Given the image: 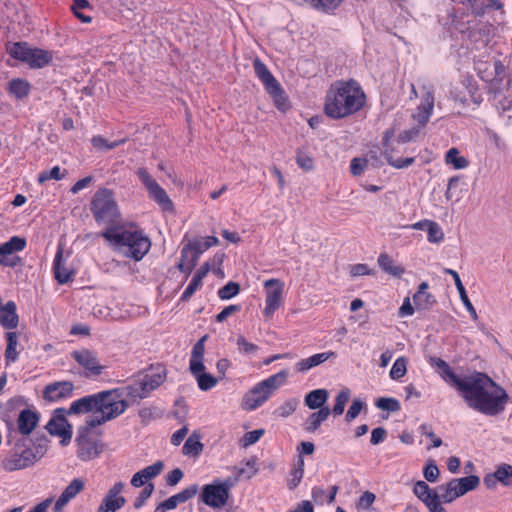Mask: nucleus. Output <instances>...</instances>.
Returning <instances> with one entry per match:
<instances>
[{"label":"nucleus","instance_id":"obj_1","mask_svg":"<svg viewBox=\"0 0 512 512\" xmlns=\"http://www.w3.org/2000/svg\"><path fill=\"white\" fill-rule=\"evenodd\" d=\"M432 364L439 375L461 393L470 408L487 416H496L504 411L509 396L487 374L475 371L460 378L443 359L433 358Z\"/></svg>","mask_w":512,"mask_h":512},{"label":"nucleus","instance_id":"obj_2","mask_svg":"<svg viewBox=\"0 0 512 512\" xmlns=\"http://www.w3.org/2000/svg\"><path fill=\"white\" fill-rule=\"evenodd\" d=\"M365 101L366 95L356 80L336 81L326 93L324 112L332 119H342L361 110Z\"/></svg>","mask_w":512,"mask_h":512},{"label":"nucleus","instance_id":"obj_3","mask_svg":"<svg viewBox=\"0 0 512 512\" xmlns=\"http://www.w3.org/2000/svg\"><path fill=\"white\" fill-rule=\"evenodd\" d=\"M35 444L29 437L8 435L10 449L1 460V468L5 472H15L33 467L47 452V440Z\"/></svg>","mask_w":512,"mask_h":512},{"label":"nucleus","instance_id":"obj_4","mask_svg":"<svg viewBox=\"0 0 512 512\" xmlns=\"http://www.w3.org/2000/svg\"><path fill=\"white\" fill-rule=\"evenodd\" d=\"M114 250L126 248L125 256L140 261L150 250V239L139 230H129L123 224L107 227L100 233Z\"/></svg>","mask_w":512,"mask_h":512},{"label":"nucleus","instance_id":"obj_5","mask_svg":"<svg viewBox=\"0 0 512 512\" xmlns=\"http://www.w3.org/2000/svg\"><path fill=\"white\" fill-rule=\"evenodd\" d=\"M129 403L122 399L118 388L96 393V415L87 421L90 426H101L122 415Z\"/></svg>","mask_w":512,"mask_h":512},{"label":"nucleus","instance_id":"obj_6","mask_svg":"<svg viewBox=\"0 0 512 512\" xmlns=\"http://www.w3.org/2000/svg\"><path fill=\"white\" fill-rule=\"evenodd\" d=\"M90 210L99 224L107 227L121 224V215L112 191L106 188L97 190L92 198Z\"/></svg>","mask_w":512,"mask_h":512},{"label":"nucleus","instance_id":"obj_7","mask_svg":"<svg viewBox=\"0 0 512 512\" xmlns=\"http://www.w3.org/2000/svg\"><path fill=\"white\" fill-rule=\"evenodd\" d=\"M287 377V370H282L256 384L245 394L243 408L252 411L260 407L286 382Z\"/></svg>","mask_w":512,"mask_h":512},{"label":"nucleus","instance_id":"obj_8","mask_svg":"<svg viewBox=\"0 0 512 512\" xmlns=\"http://www.w3.org/2000/svg\"><path fill=\"white\" fill-rule=\"evenodd\" d=\"M422 99L420 105L417 107V112L413 115L415 121H417L419 127H413L409 130L401 132L398 136V143H407L415 140L419 133L420 128L424 127L429 121L434 108V87L430 83H423L421 85Z\"/></svg>","mask_w":512,"mask_h":512},{"label":"nucleus","instance_id":"obj_9","mask_svg":"<svg viewBox=\"0 0 512 512\" xmlns=\"http://www.w3.org/2000/svg\"><path fill=\"white\" fill-rule=\"evenodd\" d=\"M96 426H90L86 421L85 426L78 429L75 439L77 444V456L82 461H91L97 458L104 449L103 443L91 435V430Z\"/></svg>","mask_w":512,"mask_h":512},{"label":"nucleus","instance_id":"obj_10","mask_svg":"<svg viewBox=\"0 0 512 512\" xmlns=\"http://www.w3.org/2000/svg\"><path fill=\"white\" fill-rule=\"evenodd\" d=\"M8 53L14 59L26 62L32 68H42L52 60L50 52L37 48L32 49L24 42L13 43L8 48Z\"/></svg>","mask_w":512,"mask_h":512},{"label":"nucleus","instance_id":"obj_11","mask_svg":"<svg viewBox=\"0 0 512 512\" xmlns=\"http://www.w3.org/2000/svg\"><path fill=\"white\" fill-rule=\"evenodd\" d=\"M141 183L145 186L148 191L150 199L155 201L164 211L173 210V203L169 198L166 191L155 181L148 170L144 167L138 168L136 171Z\"/></svg>","mask_w":512,"mask_h":512},{"label":"nucleus","instance_id":"obj_12","mask_svg":"<svg viewBox=\"0 0 512 512\" xmlns=\"http://www.w3.org/2000/svg\"><path fill=\"white\" fill-rule=\"evenodd\" d=\"M209 249L202 238H194L183 245L181 250V259L177 268L181 272L190 274L197 265L200 255Z\"/></svg>","mask_w":512,"mask_h":512},{"label":"nucleus","instance_id":"obj_13","mask_svg":"<svg viewBox=\"0 0 512 512\" xmlns=\"http://www.w3.org/2000/svg\"><path fill=\"white\" fill-rule=\"evenodd\" d=\"M266 291L264 316L271 318L276 310L280 308L283 301L284 283L279 279H268L264 282Z\"/></svg>","mask_w":512,"mask_h":512},{"label":"nucleus","instance_id":"obj_14","mask_svg":"<svg viewBox=\"0 0 512 512\" xmlns=\"http://www.w3.org/2000/svg\"><path fill=\"white\" fill-rule=\"evenodd\" d=\"M198 500L213 509H221L227 505L229 494L221 484H218V481L213 480L212 483L202 487Z\"/></svg>","mask_w":512,"mask_h":512},{"label":"nucleus","instance_id":"obj_15","mask_svg":"<svg viewBox=\"0 0 512 512\" xmlns=\"http://www.w3.org/2000/svg\"><path fill=\"white\" fill-rule=\"evenodd\" d=\"M73 359L86 370L85 375L89 376H99L105 366L99 363L97 355L88 349H80L75 350L71 353Z\"/></svg>","mask_w":512,"mask_h":512},{"label":"nucleus","instance_id":"obj_16","mask_svg":"<svg viewBox=\"0 0 512 512\" xmlns=\"http://www.w3.org/2000/svg\"><path fill=\"white\" fill-rule=\"evenodd\" d=\"M56 412L61 414L52 417L47 423L46 429L51 435L61 437L62 445H67L72 438V426L63 415L64 412H67L65 409L59 408Z\"/></svg>","mask_w":512,"mask_h":512},{"label":"nucleus","instance_id":"obj_17","mask_svg":"<svg viewBox=\"0 0 512 512\" xmlns=\"http://www.w3.org/2000/svg\"><path fill=\"white\" fill-rule=\"evenodd\" d=\"M74 384L70 381H57L46 385L43 389V399L56 402L72 395Z\"/></svg>","mask_w":512,"mask_h":512},{"label":"nucleus","instance_id":"obj_18","mask_svg":"<svg viewBox=\"0 0 512 512\" xmlns=\"http://www.w3.org/2000/svg\"><path fill=\"white\" fill-rule=\"evenodd\" d=\"M164 468L162 461H156L154 464L145 467L144 469L136 472L131 479V485L133 487H141L152 478L158 476Z\"/></svg>","mask_w":512,"mask_h":512},{"label":"nucleus","instance_id":"obj_19","mask_svg":"<svg viewBox=\"0 0 512 512\" xmlns=\"http://www.w3.org/2000/svg\"><path fill=\"white\" fill-rule=\"evenodd\" d=\"M39 417L36 412L29 409H24L20 412L17 419L18 432L20 437H29L30 433L34 430L38 423Z\"/></svg>","mask_w":512,"mask_h":512},{"label":"nucleus","instance_id":"obj_20","mask_svg":"<svg viewBox=\"0 0 512 512\" xmlns=\"http://www.w3.org/2000/svg\"><path fill=\"white\" fill-rule=\"evenodd\" d=\"M393 136H394V131L391 129H388L385 131L384 137H383V148H384L383 153H384V156H385L387 162L389 163V165H391L392 167L397 168V169L409 167L410 165H412L415 162V158L408 157V158L394 159L393 156L390 155V150H389L390 142L389 141Z\"/></svg>","mask_w":512,"mask_h":512},{"label":"nucleus","instance_id":"obj_21","mask_svg":"<svg viewBox=\"0 0 512 512\" xmlns=\"http://www.w3.org/2000/svg\"><path fill=\"white\" fill-rule=\"evenodd\" d=\"M91 412L96 414V393L73 401L67 410V414L69 415L86 414Z\"/></svg>","mask_w":512,"mask_h":512},{"label":"nucleus","instance_id":"obj_22","mask_svg":"<svg viewBox=\"0 0 512 512\" xmlns=\"http://www.w3.org/2000/svg\"><path fill=\"white\" fill-rule=\"evenodd\" d=\"M207 335H204L200 338L193 346L190 362H189V370L191 373H197L205 371V366L203 363L205 346L204 342L207 339Z\"/></svg>","mask_w":512,"mask_h":512},{"label":"nucleus","instance_id":"obj_23","mask_svg":"<svg viewBox=\"0 0 512 512\" xmlns=\"http://www.w3.org/2000/svg\"><path fill=\"white\" fill-rule=\"evenodd\" d=\"M17 307L14 301H8L0 308V325L5 329H15L19 323Z\"/></svg>","mask_w":512,"mask_h":512},{"label":"nucleus","instance_id":"obj_24","mask_svg":"<svg viewBox=\"0 0 512 512\" xmlns=\"http://www.w3.org/2000/svg\"><path fill=\"white\" fill-rule=\"evenodd\" d=\"M444 272L446 274H449L453 277V280H454V283H455V286L459 292V296H460V299L463 303V305L465 306V308L468 310V312L470 313L471 317L474 319V320H477L478 319V315H477V312H476V309L474 308V306L472 305L471 301L469 300V297L466 293V290H465V287L459 277V274L453 270V269H450V268H446L444 269Z\"/></svg>","mask_w":512,"mask_h":512},{"label":"nucleus","instance_id":"obj_25","mask_svg":"<svg viewBox=\"0 0 512 512\" xmlns=\"http://www.w3.org/2000/svg\"><path fill=\"white\" fill-rule=\"evenodd\" d=\"M143 384H144L143 380L140 379V380L134 381L133 383H131L127 386L118 388L122 399H124V397H128V398H131L132 400H137V399H144V398L148 397L150 392L148 391L146 386H144Z\"/></svg>","mask_w":512,"mask_h":512},{"label":"nucleus","instance_id":"obj_26","mask_svg":"<svg viewBox=\"0 0 512 512\" xmlns=\"http://www.w3.org/2000/svg\"><path fill=\"white\" fill-rule=\"evenodd\" d=\"M328 398L329 392L327 389H315L305 395L304 404L311 410H320L322 407H326L325 404Z\"/></svg>","mask_w":512,"mask_h":512},{"label":"nucleus","instance_id":"obj_27","mask_svg":"<svg viewBox=\"0 0 512 512\" xmlns=\"http://www.w3.org/2000/svg\"><path fill=\"white\" fill-rule=\"evenodd\" d=\"M334 356L335 353L332 351L317 353L308 358L301 359L299 362L296 363L295 369L298 372H306L309 369L324 363L325 361Z\"/></svg>","mask_w":512,"mask_h":512},{"label":"nucleus","instance_id":"obj_28","mask_svg":"<svg viewBox=\"0 0 512 512\" xmlns=\"http://www.w3.org/2000/svg\"><path fill=\"white\" fill-rule=\"evenodd\" d=\"M331 414L330 407H322L320 410L311 413L305 420L304 429L309 433H314L321 424L326 421Z\"/></svg>","mask_w":512,"mask_h":512},{"label":"nucleus","instance_id":"obj_29","mask_svg":"<svg viewBox=\"0 0 512 512\" xmlns=\"http://www.w3.org/2000/svg\"><path fill=\"white\" fill-rule=\"evenodd\" d=\"M26 246V240L24 238H20L18 236H13L9 241L0 245V264L8 265L6 262V257L13 252L22 251Z\"/></svg>","mask_w":512,"mask_h":512},{"label":"nucleus","instance_id":"obj_30","mask_svg":"<svg viewBox=\"0 0 512 512\" xmlns=\"http://www.w3.org/2000/svg\"><path fill=\"white\" fill-rule=\"evenodd\" d=\"M141 379L144 382L143 385L146 386L149 392H151L165 381L166 369L161 366L151 368L150 372L145 374Z\"/></svg>","mask_w":512,"mask_h":512},{"label":"nucleus","instance_id":"obj_31","mask_svg":"<svg viewBox=\"0 0 512 512\" xmlns=\"http://www.w3.org/2000/svg\"><path fill=\"white\" fill-rule=\"evenodd\" d=\"M63 249L59 247L54 259V275L59 284H65L71 280L72 271L67 269L63 263Z\"/></svg>","mask_w":512,"mask_h":512},{"label":"nucleus","instance_id":"obj_32","mask_svg":"<svg viewBox=\"0 0 512 512\" xmlns=\"http://www.w3.org/2000/svg\"><path fill=\"white\" fill-rule=\"evenodd\" d=\"M428 283L423 282L419 285L417 292L413 296V301L417 309H429L435 302L433 295L427 292Z\"/></svg>","mask_w":512,"mask_h":512},{"label":"nucleus","instance_id":"obj_33","mask_svg":"<svg viewBox=\"0 0 512 512\" xmlns=\"http://www.w3.org/2000/svg\"><path fill=\"white\" fill-rule=\"evenodd\" d=\"M438 491L441 494L442 501L444 503H451L455 499L463 496L464 493L460 490L457 484L456 478L451 479L448 483L440 485Z\"/></svg>","mask_w":512,"mask_h":512},{"label":"nucleus","instance_id":"obj_34","mask_svg":"<svg viewBox=\"0 0 512 512\" xmlns=\"http://www.w3.org/2000/svg\"><path fill=\"white\" fill-rule=\"evenodd\" d=\"M253 68L256 76L261 80L266 90L278 83L267 66L259 58L254 59Z\"/></svg>","mask_w":512,"mask_h":512},{"label":"nucleus","instance_id":"obj_35","mask_svg":"<svg viewBox=\"0 0 512 512\" xmlns=\"http://www.w3.org/2000/svg\"><path fill=\"white\" fill-rule=\"evenodd\" d=\"M379 267L386 273L400 278L405 270L400 265H395L393 259L386 253H381L378 257Z\"/></svg>","mask_w":512,"mask_h":512},{"label":"nucleus","instance_id":"obj_36","mask_svg":"<svg viewBox=\"0 0 512 512\" xmlns=\"http://www.w3.org/2000/svg\"><path fill=\"white\" fill-rule=\"evenodd\" d=\"M8 91L17 99L26 98L30 93V84L23 79L16 78L9 82Z\"/></svg>","mask_w":512,"mask_h":512},{"label":"nucleus","instance_id":"obj_37","mask_svg":"<svg viewBox=\"0 0 512 512\" xmlns=\"http://www.w3.org/2000/svg\"><path fill=\"white\" fill-rule=\"evenodd\" d=\"M202 450L203 444L200 441V436L195 432L187 438L182 448L183 454L189 456H198Z\"/></svg>","mask_w":512,"mask_h":512},{"label":"nucleus","instance_id":"obj_38","mask_svg":"<svg viewBox=\"0 0 512 512\" xmlns=\"http://www.w3.org/2000/svg\"><path fill=\"white\" fill-rule=\"evenodd\" d=\"M413 492L424 504L439 494V491L431 489L424 481H417L413 487Z\"/></svg>","mask_w":512,"mask_h":512},{"label":"nucleus","instance_id":"obj_39","mask_svg":"<svg viewBox=\"0 0 512 512\" xmlns=\"http://www.w3.org/2000/svg\"><path fill=\"white\" fill-rule=\"evenodd\" d=\"M124 143H126V138L109 142L103 136L96 135L93 136L91 139V144L93 148H95L98 151L112 150L116 147H119L120 145H123Z\"/></svg>","mask_w":512,"mask_h":512},{"label":"nucleus","instance_id":"obj_40","mask_svg":"<svg viewBox=\"0 0 512 512\" xmlns=\"http://www.w3.org/2000/svg\"><path fill=\"white\" fill-rule=\"evenodd\" d=\"M304 475V459L301 455L298 456L295 467L290 471V479L288 487L290 490L295 489L301 482Z\"/></svg>","mask_w":512,"mask_h":512},{"label":"nucleus","instance_id":"obj_41","mask_svg":"<svg viewBox=\"0 0 512 512\" xmlns=\"http://www.w3.org/2000/svg\"><path fill=\"white\" fill-rule=\"evenodd\" d=\"M17 339L18 337L16 332L6 333L7 347L5 351V359L7 364L15 362L18 358V352L16 350Z\"/></svg>","mask_w":512,"mask_h":512},{"label":"nucleus","instance_id":"obj_42","mask_svg":"<svg viewBox=\"0 0 512 512\" xmlns=\"http://www.w3.org/2000/svg\"><path fill=\"white\" fill-rule=\"evenodd\" d=\"M274 99L275 105L278 109L285 111L288 108V101L283 91L281 85L279 83L273 85L266 90Z\"/></svg>","mask_w":512,"mask_h":512},{"label":"nucleus","instance_id":"obj_43","mask_svg":"<svg viewBox=\"0 0 512 512\" xmlns=\"http://www.w3.org/2000/svg\"><path fill=\"white\" fill-rule=\"evenodd\" d=\"M351 391L349 388H343L336 396L335 398V404L331 410V413L334 414V416L342 415L345 409L346 404L348 403L350 399Z\"/></svg>","mask_w":512,"mask_h":512},{"label":"nucleus","instance_id":"obj_44","mask_svg":"<svg viewBox=\"0 0 512 512\" xmlns=\"http://www.w3.org/2000/svg\"><path fill=\"white\" fill-rule=\"evenodd\" d=\"M192 374L196 377L198 387L202 391H208L215 387L218 383V378L204 371Z\"/></svg>","mask_w":512,"mask_h":512},{"label":"nucleus","instance_id":"obj_45","mask_svg":"<svg viewBox=\"0 0 512 512\" xmlns=\"http://www.w3.org/2000/svg\"><path fill=\"white\" fill-rule=\"evenodd\" d=\"M84 486H85L84 480H82L81 478H75L63 490V492L61 493V496L70 502L73 498H75L84 489Z\"/></svg>","mask_w":512,"mask_h":512},{"label":"nucleus","instance_id":"obj_46","mask_svg":"<svg viewBox=\"0 0 512 512\" xmlns=\"http://www.w3.org/2000/svg\"><path fill=\"white\" fill-rule=\"evenodd\" d=\"M445 161L447 164L453 165L455 169H464L469 165L465 157L459 156L457 148H451L447 151Z\"/></svg>","mask_w":512,"mask_h":512},{"label":"nucleus","instance_id":"obj_47","mask_svg":"<svg viewBox=\"0 0 512 512\" xmlns=\"http://www.w3.org/2000/svg\"><path fill=\"white\" fill-rule=\"evenodd\" d=\"M125 503L126 499H115L104 496L97 512H116L117 510L121 509Z\"/></svg>","mask_w":512,"mask_h":512},{"label":"nucleus","instance_id":"obj_48","mask_svg":"<svg viewBox=\"0 0 512 512\" xmlns=\"http://www.w3.org/2000/svg\"><path fill=\"white\" fill-rule=\"evenodd\" d=\"M459 490L466 494L469 491L476 489L480 483V478L476 475H469L462 478H456Z\"/></svg>","mask_w":512,"mask_h":512},{"label":"nucleus","instance_id":"obj_49","mask_svg":"<svg viewBox=\"0 0 512 512\" xmlns=\"http://www.w3.org/2000/svg\"><path fill=\"white\" fill-rule=\"evenodd\" d=\"M375 405L377 408L388 412H397L401 408L400 402L397 399L390 397L378 398Z\"/></svg>","mask_w":512,"mask_h":512},{"label":"nucleus","instance_id":"obj_50","mask_svg":"<svg viewBox=\"0 0 512 512\" xmlns=\"http://www.w3.org/2000/svg\"><path fill=\"white\" fill-rule=\"evenodd\" d=\"M499 482L504 486H512V466L509 464H501L495 470Z\"/></svg>","mask_w":512,"mask_h":512},{"label":"nucleus","instance_id":"obj_51","mask_svg":"<svg viewBox=\"0 0 512 512\" xmlns=\"http://www.w3.org/2000/svg\"><path fill=\"white\" fill-rule=\"evenodd\" d=\"M240 291V285L230 281L218 290V297L222 300H228L236 296Z\"/></svg>","mask_w":512,"mask_h":512},{"label":"nucleus","instance_id":"obj_52","mask_svg":"<svg viewBox=\"0 0 512 512\" xmlns=\"http://www.w3.org/2000/svg\"><path fill=\"white\" fill-rule=\"evenodd\" d=\"M296 163L304 171H311L314 168V159L301 149L297 151Z\"/></svg>","mask_w":512,"mask_h":512},{"label":"nucleus","instance_id":"obj_53","mask_svg":"<svg viewBox=\"0 0 512 512\" xmlns=\"http://www.w3.org/2000/svg\"><path fill=\"white\" fill-rule=\"evenodd\" d=\"M428 241L430 243H440L444 239V233L440 225L435 222L431 221L428 229Z\"/></svg>","mask_w":512,"mask_h":512},{"label":"nucleus","instance_id":"obj_54","mask_svg":"<svg viewBox=\"0 0 512 512\" xmlns=\"http://www.w3.org/2000/svg\"><path fill=\"white\" fill-rule=\"evenodd\" d=\"M406 359L404 357H399L395 360L392 368L390 370V377L393 380H398L402 378L406 374Z\"/></svg>","mask_w":512,"mask_h":512},{"label":"nucleus","instance_id":"obj_55","mask_svg":"<svg viewBox=\"0 0 512 512\" xmlns=\"http://www.w3.org/2000/svg\"><path fill=\"white\" fill-rule=\"evenodd\" d=\"M440 471L434 460H429L423 469L424 478L431 483H434L439 478Z\"/></svg>","mask_w":512,"mask_h":512},{"label":"nucleus","instance_id":"obj_56","mask_svg":"<svg viewBox=\"0 0 512 512\" xmlns=\"http://www.w3.org/2000/svg\"><path fill=\"white\" fill-rule=\"evenodd\" d=\"M298 404L299 401L297 399L287 400L284 404L276 409L275 413L280 417L286 418L295 412Z\"/></svg>","mask_w":512,"mask_h":512},{"label":"nucleus","instance_id":"obj_57","mask_svg":"<svg viewBox=\"0 0 512 512\" xmlns=\"http://www.w3.org/2000/svg\"><path fill=\"white\" fill-rule=\"evenodd\" d=\"M365 406V403L359 398L353 399L347 413L345 416V420L347 422L353 421L360 414L361 410Z\"/></svg>","mask_w":512,"mask_h":512},{"label":"nucleus","instance_id":"obj_58","mask_svg":"<svg viewBox=\"0 0 512 512\" xmlns=\"http://www.w3.org/2000/svg\"><path fill=\"white\" fill-rule=\"evenodd\" d=\"M153 491H154V485L152 483H148L147 485H145V487L142 489V491L136 497V499L134 501V507L136 509L141 508L145 504L147 499L151 497Z\"/></svg>","mask_w":512,"mask_h":512},{"label":"nucleus","instance_id":"obj_59","mask_svg":"<svg viewBox=\"0 0 512 512\" xmlns=\"http://www.w3.org/2000/svg\"><path fill=\"white\" fill-rule=\"evenodd\" d=\"M64 176L65 174L61 173L60 167L55 166L49 171H44L40 173L38 176V182L42 184L51 179L61 180Z\"/></svg>","mask_w":512,"mask_h":512},{"label":"nucleus","instance_id":"obj_60","mask_svg":"<svg viewBox=\"0 0 512 512\" xmlns=\"http://www.w3.org/2000/svg\"><path fill=\"white\" fill-rule=\"evenodd\" d=\"M198 491V484H193L175 494V496L177 497L178 502L181 504L193 498L198 493Z\"/></svg>","mask_w":512,"mask_h":512},{"label":"nucleus","instance_id":"obj_61","mask_svg":"<svg viewBox=\"0 0 512 512\" xmlns=\"http://www.w3.org/2000/svg\"><path fill=\"white\" fill-rule=\"evenodd\" d=\"M264 434V429H256L250 432H247L242 440L241 445L243 447H248L254 443H256Z\"/></svg>","mask_w":512,"mask_h":512},{"label":"nucleus","instance_id":"obj_62","mask_svg":"<svg viewBox=\"0 0 512 512\" xmlns=\"http://www.w3.org/2000/svg\"><path fill=\"white\" fill-rule=\"evenodd\" d=\"M202 285V280L199 279V277L193 276L190 283L184 290L181 300L187 301L191 298V296L195 293V291Z\"/></svg>","mask_w":512,"mask_h":512},{"label":"nucleus","instance_id":"obj_63","mask_svg":"<svg viewBox=\"0 0 512 512\" xmlns=\"http://www.w3.org/2000/svg\"><path fill=\"white\" fill-rule=\"evenodd\" d=\"M237 346L240 352L252 354L258 350V346L248 342L243 336L238 337Z\"/></svg>","mask_w":512,"mask_h":512},{"label":"nucleus","instance_id":"obj_64","mask_svg":"<svg viewBox=\"0 0 512 512\" xmlns=\"http://www.w3.org/2000/svg\"><path fill=\"white\" fill-rule=\"evenodd\" d=\"M442 498L441 494H437L431 500H429L425 505L427 506L429 512H447L446 509L442 506Z\"/></svg>","mask_w":512,"mask_h":512}]
</instances>
